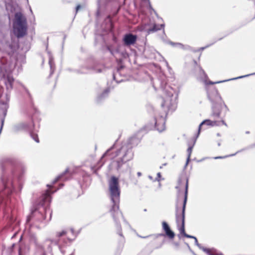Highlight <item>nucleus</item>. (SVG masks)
Segmentation results:
<instances>
[{
	"instance_id": "1",
	"label": "nucleus",
	"mask_w": 255,
	"mask_h": 255,
	"mask_svg": "<svg viewBox=\"0 0 255 255\" xmlns=\"http://www.w3.org/2000/svg\"><path fill=\"white\" fill-rule=\"evenodd\" d=\"M16 165L15 162L9 160L1 166L2 175L1 180L3 189L0 191V204H7V201L13 192H16V186H17L18 191L22 189L21 179L24 173L23 170Z\"/></svg>"
},
{
	"instance_id": "2",
	"label": "nucleus",
	"mask_w": 255,
	"mask_h": 255,
	"mask_svg": "<svg viewBox=\"0 0 255 255\" xmlns=\"http://www.w3.org/2000/svg\"><path fill=\"white\" fill-rule=\"evenodd\" d=\"M109 184L111 200L113 203L110 212L115 222L117 234L122 237L121 242L123 244L125 240L122 232V227L120 224V219L121 218H123L125 224L128 226H130L128 222L124 219L123 214L119 209L120 189L118 178L114 176H112L109 181Z\"/></svg>"
},
{
	"instance_id": "3",
	"label": "nucleus",
	"mask_w": 255,
	"mask_h": 255,
	"mask_svg": "<svg viewBox=\"0 0 255 255\" xmlns=\"http://www.w3.org/2000/svg\"><path fill=\"white\" fill-rule=\"evenodd\" d=\"M64 186L63 183L59 185V187L53 191L50 189L42 195L40 198L33 204L31 209V213L27 217L26 223L28 224L31 220L35 217V220L38 222H42L46 219V215L49 214V220L51 219L52 211L49 205L51 200V194L55 192L57 190Z\"/></svg>"
},
{
	"instance_id": "4",
	"label": "nucleus",
	"mask_w": 255,
	"mask_h": 255,
	"mask_svg": "<svg viewBox=\"0 0 255 255\" xmlns=\"http://www.w3.org/2000/svg\"><path fill=\"white\" fill-rule=\"evenodd\" d=\"M157 83L160 85L161 90L164 92L166 98L163 99L161 107H167L168 110H174L176 107L175 102L179 93L178 87H175L167 85L166 78L163 77L157 80Z\"/></svg>"
},
{
	"instance_id": "5",
	"label": "nucleus",
	"mask_w": 255,
	"mask_h": 255,
	"mask_svg": "<svg viewBox=\"0 0 255 255\" xmlns=\"http://www.w3.org/2000/svg\"><path fill=\"white\" fill-rule=\"evenodd\" d=\"M113 156L115 159L111 163L112 168L119 172H124L123 166L128 161L132 159L133 152L128 149L126 146H121L117 149Z\"/></svg>"
},
{
	"instance_id": "6",
	"label": "nucleus",
	"mask_w": 255,
	"mask_h": 255,
	"mask_svg": "<svg viewBox=\"0 0 255 255\" xmlns=\"http://www.w3.org/2000/svg\"><path fill=\"white\" fill-rule=\"evenodd\" d=\"M188 178L186 179L185 189L184 193V197L182 208V211L181 214L178 213V208L177 207L175 209V218L176 222L177 225H179L180 221H181V226L179 229L181 234L183 235L185 237L190 239H195L196 237L191 235H189L185 233V209L187 201L188 195Z\"/></svg>"
},
{
	"instance_id": "7",
	"label": "nucleus",
	"mask_w": 255,
	"mask_h": 255,
	"mask_svg": "<svg viewBox=\"0 0 255 255\" xmlns=\"http://www.w3.org/2000/svg\"><path fill=\"white\" fill-rule=\"evenodd\" d=\"M14 18L13 33L18 38L23 37L27 34L26 19L20 12H16Z\"/></svg>"
},
{
	"instance_id": "8",
	"label": "nucleus",
	"mask_w": 255,
	"mask_h": 255,
	"mask_svg": "<svg viewBox=\"0 0 255 255\" xmlns=\"http://www.w3.org/2000/svg\"><path fill=\"white\" fill-rule=\"evenodd\" d=\"M36 249L39 252H43L46 255V254H52V246H57L61 253L64 255L65 251L63 248L59 245L58 241L57 240H53L49 239H46L42 244H36Z\"/></svg>"
},
{
	"instance_id": "9",
	"label": "nucleus",
	"mask_w": 255,
	"mask_h": 255,
	"mask_svg": "<svg viewBox=\"0 0 255 255\" xmlns=\"http://www.w3.org/2000/svg\"><path fill=\"white\" fill-rule=\"evenodd\" d=\"M205 89L208 99L212 104L223 102L222 99L215 87L208 85L205 86Z\"/></svg>"
},
{
	"instance_id": "10",
	"label": "nucleus",
	"mask_w": 255,
	"mask_h": 255,
	"mask_svg": "<svg viewBox=\"0 0 255 255\" xmlns=\"http://www.w3.org/2000/svg\"><path fill=\"white\" fill-rule=\"evenodd\" d=\"M84 68L88 71H91L95 73H101L102 72V70L101 69H97L96 68V66L94 63L92 65H86L85 66H82L79 69H73L72 68H68L66 69V70L69 72H74L78 74H87L88 72L83 71V69Z\"/></svg>"
},
{
	"instance_id": "11",
	"label": "nucleus",
	"mask_w": 255,
	"mask_h": 255,
	"mask_svg": "<svg viewBox=\"0 0 255 255\" xmlns=\"http://www.w3.org/2000/svg\"><path fill=\"white\" fill-rule=\"evenodd\" d=\"M141 137H137L136 135H133L129 137L127 141H124L121 143V146H126L128 149L132 151V148L137 146L140 142Z\"/></svg>"
},
{
	"instance_id": "12",
	"label": "nucleus",
	"mask_w": 255,
	"mask_h": 255,
	"mask_svg": "<svg viewBox=\"0 0 255 255\" xmlns=\"http://www.w3.org/2000/svg\"><path fill=\"white\" fill-rule=\"evenodd\" d=\"M198 67L199 72L197 75V79L198 81L203 82L205 84V86L208 85H214L215 84L219 83L217 82H220V81L217 82H212L210 80L208 81V77L206 73H205V71L202 69V68L200 66H199Z\"/></svg>"
},
{
	"instance_id": "13",
	"label": "nucleus",
	"mask_w": 255,
	"mask_h": 255,
	"mask_svg": "<svg viewBox=\"0 0 255 255\" xmlns=\"http://www.w3.org/2000/svg\"><path fill=\"white\" fill-rule=\"evenodd\" d=\"M123 40L126 46L132 45L136 41L137 36L130 33H127L124 35Z\"/></svg>"
},
{
	"instance_id": "14",
	"label": "nucleus",
	"mask_w": 255,
	"mask_h": 255,
	"mask_svg": "<svg viewBox=\"0 0 255 255\" xmlns=\"http://www.w3.org/2000/svg\"><path fill=\"white\" fill-rule=\"evenodd\" d=\"M212 112L211 116L215 119L220 118L222 108V103L212 104Z\"/></svg>"
},
{
	"instance_id": "15",
	"label": "nucleus",
	"mask_w": 255,
	"mask_h": 255,
	"mask_svg": "<svg viewBox=\"0 0 255 255\" xmlns=\"http://www.w3.org/2000/svg\"><path fill=\"white\" fill-rule=\"evenodd\" d=\"M72 176V174L70 173L69 168H66V170L61 174L59 175L53 181V184H55L58 181H67L69 180Z\"/></svg>"
},
{
	"instance_id": "16",
	"label": "nucleus",
	"mask_w": 255,
	"mask_h": 255,
	"mask_svg": "<svg viewBox=\"0 0 255 255\" xmlns=\"http://www.w3.org/2000/svg\"><path fill=\"white\" fill-rule=\"evenodd\" d=\"M162 229L165 232V236H167L169 239H172L175 237V233L170 229L169 225L165 221L162 223Z\"/></svg>"
},
{
	"instance_id": "17",
	"label": "nucleus",
	"mask_w": 255,
	"mask_h": 255,
	"mask_svg": "<svg viewBox=\"0 0 255 255\" xmlns=\"http://www.w3.org/2000/svg\"><path fill=\"white\" fill-rule=\"evenodd\" d=\"M155 127L159 132L163 131L165 128V119L160 117L158 120H155Z\"/></svg>"
},
{
	"instance_id": "18",
	"label": "nucleus",
	"mask_w": 255,
	"mask_h": 255,
	"mask_svg": "<svg viewBox=\"0 0 255 255\" xmlns=\"http://www.w3.org/2000/svg\"><path fill=\"white\" fill-rule=\"evenodd\" d=\"M204 125L214 127V126H220V124H219V122H217L216 121H213L210 120H205L203 121V122H202V123L199 126L198 131V134H197L196 138L198 137V136L199 135V134L200 133L201 127Z\"/></svg>"
},
{
	"instance_id": "19",
	"label": "nucleus",
	"mask_w": 255,
	"mask_h": 255,
	"mask_svg": "<svg viewBox=\"0 0 255 255\" xmlns=\"http://www.w3.org/2000/svg\"><path fill=\"white\" fill-rule=\"evenodd\" d=\"M28 125L25 123H19L14 125L12 128L13 132H17L28 128Z\"/></svg>"
},
{
	"instance_id": "20",
	"label": "nucleus",
	"mask_w": 255,
	"mask_h": 255,
	"mask_svg": "<svg viewBox=\"0 0 255 255\" xmlns=\"http://www.w3.org/2000/svg\"><path fill=\"white\" fill-rule=\"evenodd\" d=\"M164 42L167 44L171 45L173 47H178L179 48L182 49H187V50H191V47L190 46L187 45H184L180 43L174 42H172L170 40H167V41L164 40Z\"/></svg>"
},
{
	"instance_id": "21",
	"label": "nucleus",
	"mask_w": 255,
	"mask_h": 255,
	"mask_svg": "<svg viewBox=\"0 0 255 255\" xmlns=\"http://www.w3.org/2000/svg\"><path fill=\"white\" fill-rule=\"evenodd\" d=\"M106 47L107 50L109 51L111 54L114 56H115L116 54L120 53V46L119 45L115 47L114 45L110 44L107 45Z\"/></svg>"
},
{
	"instance_id": "22",
	"label": "nucleus",
	"mask_w": 255,
	"mask_h": 255,
	"mask_svg": "<svg viewBox=\"0 0 255 255\" xmlns=\"http://www.w3.org/2000/svg\"><path fill=\"white\" fill-rule=\"evenodd\" d=\"M109 0H97L98 8L96 12L97 16H99L101 14V11L103 7H105L109 2Z\"/></svg>"
},
{
	"instance_id": "23",
	"label": "nucleus",
	"mask_w": 255,
	"mask_h": 255,
	"mask_svg": "<svg viewBox=\"0 0 255 255\" xmlns=\"http://www.w3.org/2000/svg\"><path fill=\"white\" fill-rule=\"evenodd\" d=\"M49 57L48 63L50 68V72L49 76H51L54 72L55 71V63L54 61V58L52 56V54L50 52H47Z\"/></svg>"
},
{
	"instance_id": "24",
	"label": "nucleus",
	"mask_w": 255,
	"mask_h": 255,
	"mask_svg": "<svg viewBox=\"0 0 255 255\" xmlns=\"http://www.w3.org/2000/svg\"><path fill=\"white\" fill-rule=\"evenodd\" d=\"M197 247L200 250H202L203 252H204L205 253L207 254L208 255H223V254H222V253H220L219 254H216L214 253L216 251V250H215L214 249H208V248H205V247H203L200 244L197 245Z\"/></svg>"
},
{
	"instance_id": "25",
	"label": "nucleus",
	"mask_w": 255,
	"mask_h": 255,
	"mask_svg": "<svg viewBox=\"0 0 255 255\" xmlns=\"http://www.w3.org/2000/svg\"><path fill=\"white\" fill-rule=\"evenodd\" d=\"M110 93V89L109 88L105 89L102 93L100 94L97 98V102L100 103L103 100L108 97V95Z\"/></svg>"
},
{
	"instance_id": "26",
	"label": "nucleus",
	"mask_w": 255,
	"mask_h": 255,
	"mask_svg": "<svg viewBox=\"0 0 255 255\" xmlns=\"http://www.w3.org/2000/svg\"><path fill=\"white\" fill-rule=\"evenodd\" d=\"M195 141H194V143H195ZM193 146L194 145H192V146H189V147L188 148L187 150V153H188V156H187V160H186V162L185 163V165H184V168H186L190 160V156H191V153H192V148L193 147Z\"/></svg>"
},
{
	"instance_id": "27",
	"label": "nucleus",
	"mask_w": 255,
	"mask_h": 255,
	"mask_svg": "<svg viewBox=\"0 0 255 255\" xmlns=\"http://www.w3.org/2000/svg\"><path fill=\"white\" fill-rule=\"evenodd\" d=\"M255 75V72L254 73H252V74H248V75H244V76H239L238 77L231 78L230 79L222 80V81L218 82V83H224V82H226L229 81L235 80H237V79H242V78H243L245 77H247L251 75Z\"/></svg>"
},
{
	"instance_id": "28",
	"label": "nucleus",
	"mask_w": 255,
	"mask_h": 255,
	"mask_svg": "<svg viewBox=\"0 0 255 255\" xmlns=\"http://www.w3.org/2000/svg\"><path fill=\"white\" fill-rule=\"evenodd\" d=\"M164 27V24H161L159 25H157L156 24H154L153 27L149 30V31L151 32H155L158 30H160L161 28H163Z\"/></svg>"
},
{
	"instance_id": "29",
	"label": "nucleus",
	"mask_w": 255,
	"mask_h": 255,
	"mask_svg": "<svg viewBox=\"0 0 255 255\" xmlns=\"http://www.w3.org/2000/svg\"><path fill=\"white\" fill-rule=\"evenodd\" d=\"M118 141V140H117L116 141H115V143L110 147L107 150V151L104 153V154L102 155V156L101 157V159H100V160L102 161L103 160V159L106 156H107L109 154V153L111 151H112L113 149H114L115 148V144H116V142Z\"/></svg>"
},
{
	"instance_id": "30",
	"label": "nucleus",
	"mask_w": 255,
	"mask_h": 255,
	"mask_svg": "<svg viewBox=\"0 0 255 255\" xmlns=\"http://www.w3.org/2000/svg\"><path fill=\"white\" fill-rule=\"evenodd\" d=\"M245 149V148L242 149H241L240 150L238 151L235 153L232 154L228 155H226V156H216V157H214V158L215 159H224V158H225L228 157L233 156L235 155L238 153H239V152L244 150Z\"/></svg>"
},
{
	"instance_id": "31",
	"label": "nucleus",
	"mask_w": 255,
	"mask_h": 255,
	"mask_svg": "<svg viewBox=\"0 0 255 255\" xmlns=\"http://www.w3.org/2000/svg\"><path fill=\"white\" fill-rule=\"evenodd\" d=\"M71 234L74 236V238L73 239H70L69 238H67V241H69L70 243H71L73 241H74L79 234V233H75L73 229H71Z\"/></svg>"
},
{
	"instance_id": "32",
	"label": "nucleus",
	"mask_w": 255,
	"mask_h": 255,
	"mask_svg": "<svg viewBox=\"0 0 255 255\" xmlns=\"http://www.w3.org/2000/svg\"><path fill=\"white\" fill-rule=\"evenodd\" d=\"M222 38H223L222 37L218 39L217 40H215L213 43H211L210 44L207 45V46H206L205 47H202L200 48L199 49H198L197 50H195V51H194V52H197V51H201V50H203L205 49H206V48L209 47L211 45H213L214 43H216L217 41L221 40V39H222Z\"/></svg>"
},
{
	"instance_id": "33",
	"label": "nucleus",
	"mask_w": 255,
	"mask_h": 255,
	"mask_svg": "<svg viewBox=\"0 0 255 255\" xmlns=\"http://www.w3.org/2000/svg\"><path fill=\"white\" fill-rule=\"evenodd\" d=\"M30 136L31 137V138L35 141H36L37 143H39V138H38V135L37 134L34 133L33 132H30Z\"/></svg>"
},
{
	"instance_id": "34",
	"label": "nucleus",
	"mask_w": 255,
	"mask_h": 255,
	"mask_svg": "<svg viewBox=\"0 0 255 255\" xmlns=\"http://www.w3.org/2000/svg\"><path fill=\"white\" fill-rule=\"evenodd\" d=\"M66 233V232L65 231H62V232H58L56 234V237H60L63 236V235H65Z\"/></svg>"
},
{
	"instance_id": "35",
	"label": "nucleus",
	"mask_w": 255,
	"mask_h": 255,
	"mask_svg": "<svg viewBox=\"0 0 255 255\" xmlns=\"http://www.w3.org/2000/svg\"><path fill=\"white\" fill-rule=\"evenodd\" d=\"M161 177V173L160 172H158L157 173V177L155 178V179L153 180V181H160Z\"/></svg>"
},
{
	"instance_id": "36",
	"label": "nucleus",
	"mask_w": 255,
	"mask_h": 255,
	"mask_svg": "<svg viewBox=\"0 0 255 255\" xmlns=\"http://www.w3.org/2000/svg\"><path fill=\"white\" fill-rule=\"evenodd\" d=\"M34 255H46L45 253L43 252H39L37 249H36V252Z\"/></svg>"
},
{
	"instance_id": "37",
	"label": "nucleus",
	"mask_w": 255,
	"mask_h": 255,
	"mask_svg": "<svg viewBox=\"0 0 255 255\" xmlns=\"http://www.w3.org/2000/svg\"><path fill=\"white\" fill-rule=\"evenodd\" d=\"M185 244L187 246V247H188L189 250L190 251V252L194 255V254H195V253L192 251V250H191V249L190 248V247L189 246V244L188 243H185Z\"/></svg>"
},
{
	"instance_id": "38",
	"label": "nucleus",
	"mask_w": 255,
	"mask_h": 255,
	"mask_svg": "<svg viewBox=\"0 0 255 255\" xmlns=\"http://www.w3.org/2000/svg\"><path fill=\"white\" fill-rule=\"evenodd\" d=\"M147 2H148V5H149V8L150 9H152V10H153L154 11L155 13H156L155 11L154 10V9L152 8L151 5V3H150V0H147Z\"/></svg>"
},
{
	"instance_id": "39",
	"label": "nucleus",
	"mask_w": 255,
	"mask_h": 255,
	"mask_svg": "<svg viewBox=\"0 0 255 255\" xmlns=\"http://www.w3.org/2000/svg\"><path fill=\"white\" fill-rule=\"evenodd\" d=\"M81 8V6L80 4H78L76 7V13L78 11V10Z\"/></svg>"
},
{
	"instance_id": "40",
	"label": "nucleus",
	"mask_w": 255,
	"mask_h": 255,
	"mask_svg": "<svg viewBox=\"0 0 255 255\" xmlns=\"http://www.w3.org/2000/svg\"><path fill=\"white\" fill-rule=\"evenodd\" d=\"M165 236V234H164L163 233H160V234H158L156 235V238H158L159 237H162V236Z\"/></svg>"
},
{
	"instance_id": "41",
	"label": "nucleus",
	"mask_w": 255,
	"mask_h": 255,
	"mask_svg": "<svg viewBox=\"0 0 255 255\" xmlns=\"http://www.w3.org/2000/svg\"><path fill=\"white\" fill-rule=\"evenodd\" d=\"M255 147V142L253 144H251L248 148H253Z\"/></svg>"
},
{
	"instance_id": "42",
	"label": "nucleus",
	"mask_w": 255,
	"mask_h": 255,
	"mask_svg": "<svg viewBox=\"0 0 255 255\" xmlns=\"http://www.w3.org/2000/svg\"><path fill=\"white\" fill-rule=\"evenodd\" d=\"M172 244L176 247H178L179 246V244L178 242H173Z\"/></svg>"
},
{
	"instance_id": "43",
	"label": "nucleus",
	"mask_w": 255,
	"mask_h": 255,
	"mask_svg": "<svg viewBox=\"0 0 255 255\" xmlns=\"http://www.w3.org/2000/svg\"><path fill=\"white\" fill-rule=\"evenodd\" d=\"M194 240H195V245H196L197 246V245L199 244L197 239L196 238H195L194 239Z\"/></svg>"
},
{
	"instance_id": "44",
	"label": "nucleus",
	"mask_w": 255,
	"mask_h": 255,
	"mask_svg": "<svg viewBox=\"0 0 255 255\" xmlns=\"http://www.w3.org/2000/svg\"><path fill=\"white\" fill-rule=\"evenodd\" d=\"M221 122H222V123L224 125H225V126H227V124L225 123V122L224 120H222V121H221Z\"/></svg>"
},
{
	"instance_id": "45",
	"label": "nucleus",
	"mask_w": 255,
	"mask_h": 255,
	"mask_svg": "<svg viewBox=\"0 0 255 255\" xmlns=\"http://www.w3.org/2000/svg\"><path fill=\"white\" fill-rule=\"evenodd\" d=\"M221 140H219L218 141V146H220L221 145Z\"/></svg>"
},
{
	"instance_id": "46",
	"label": "nucleus",
	"mask_w": 255,
	"mask_h": 255,
	"mask_svg": "<svg viewBox=\"0 0 255 255\" xmlns=\"http://www.w3.org/2000/svg\"><path fill=\"white\" fill-rule=\"evenodd\" d=\"M137 176H138V177H139V176H140L141 175V172H138L137 173Z\"/></svg>"
},
{
	"instance_id": "47",
	"label": "nucleus",
	"mask_w": 255,
	"mask_h": 255,
	"mask_svg": "<svg viewBox=\"0 0 255 255\" xmlns=\"http://www.w3.org/2000/svg\"><path fill=\"white\" fill-rule=\"evenodd\" d=\"M148 177L150 179V180H153V177L152 176H151V175H148Z\"/></svg>"
},
{
	"instance_id": "48",
	"label": "nucleus",
	"mask_w": 255,
	"mask_h": 255,
	"mask_svg": "<svg viewBox=\"0 0 255 255\" xmlns=\"http://www.w3.org/2000/svg\"><path fill=\"white\" fill-rule=\"evenodd\" d=\"M181 179L179 178V180H178V183H179V185H181Z\"/></svg>"
},
{
	"instance_id": "49",
	"label": "nucleus",
	"mask_w": 255,
	"mask_h": 255,
	"mask_svg": "<svg viewBox=\"0 0 255 255\" xmlns=\"http://www.w3.org/2000/svg\"><path fill=\"white\" fill-rule=\"evenodd\" d=\"M153 88H154L155 90H156V86L155 85V84H153Z\"/></svg>"
},
{
	"instance_id": "50",
	"label": "nucleus",
	"mask_w": 255,
	"mask_h": 255,
	"mask_svg": "<svg viewBox=\"0 0 255 255\" xmlns=\"http://www.w3.org/2000/svg\"><path fill=\"white\" fill-rule=\"evenodd\" d=\"M217 136H221V134L220 133H217Z\"/></svg>"
},
{
	"instance_id": "51",
	"label": "nucleus",
	"mask_w": 255,
	"mask_h": 255,
	"mask_svg": "<svg viewBox=\"0 0 255 255\" xmlns=\"http://www.w3.org/2000/svg\"><path fill=\"white\" fill-rule=\"evenodd\" d=\"M113 79H114V80H115V74H113Z\"/></svg>"
},
{
	"instance_id": "52",
	"label": "nucleus",
	"mask_w": 255,
	"mask_h": 255,
	"mask_svg": "<svg viewBox=\"0 0 255 255\" xmlns=\"http://www.w3.org/2000/svg\"><path fill=\"white\" fill-rule=\"evenodd\" d=\"M15 246V244H13L12 246H11V248H13Z\"/></svg>"
},
{
	"instance_id": "53",
	"label": "nucleus",
	"mask_w": 255,
	"mask_h": 255,
	"mask_svg": "<svg viewBox=\"0 0 255 255\" xmlns=\"http://www.w3.org/2000/svg\"><path fill=\"white\" fill-rule=\"evenodd\" d=\"M249 133H250V131H247L246 132V134H249Z\"/></svg>"
},
{
	"instance_id": "54",
	"label": "nucleus",
	"mask_w": 255,
	"mask_h": 255,
	"mask_svg": "<svg viewBox=\"0 0 255 255\" xmlns=\"http://www.w3.org/2000/svg\"><path fill=\"white\" fill-rule=\"evenodd\" d=\"M141 238H147L148 236H146V237H140Z\"/></svg>"
},
{
	"instance_id": "55",
	"label": "nucleus",
	"mask_w": 255,
	"mask_h": 255,
	"mask_svg": "<svg viewBox=\"0 0 255 255\" xmlns=\"http://www.w3.org/2000/svg\"><path fill=\"white\" fill-rule=\"evenodd\" d=\"M194 63H195L196 65H197V62H196L195 60H194Z\"/></svg>"
},
{
	"instance_id": "56",
	"label": "nucleus",
	"mask_w": 255,
	"mask_h": 255,
	"mask_svg": "<svg viewBox=\"0 0 255 255\" xmlns=\"http://www.w3.org/2000/svg\"><path fill=\"white\" fill-rule=\"evenodd\" d=\"M113 39H114V41H116V38L115 37H114V38H113Z\"/></svg>"
},
{
	"instance_id": "57",
	"label": "nucleus",
	"mask_w": 255,
	"mask_h": 255,
	"mask_svg": "<svg viewBox=\"0 0 255 255\" xmlns=\"http://www.w3.org/2000/svg\"><path fill=\"white\" fill-rule=\"evenodd\" d=\"M18 251H19V255H20V252H19V250H20V248H18Z\"/></svg>"
},
{
	"instance_id": "58",
	"label": "nucleus",
	"mask_w": 255,
	"mask_h": 255,
	"mask_svg": "<svg viewBox=\"0 0 255 255\" xmlns=\"http://www.w3.org/2000/svg\"><path fill=\"white\" fill-rule=\"evenodd\" d=\"M27 93L28 94V95L30 96V94H29V92L28 91H27Z\"/></svg>"
},
{
	"instance_id": "59",
	"label": "nucleus",
	"mask_w": 255,
	"mask_h": 255,
	"mask_svg": "<svg viewBox=\"0 0 255 255\" xmlns=\"http://www.w3.org/2000/svg\"><path fill=\"white\" fill-rule=\"evenodd\" d=\"M166 165V163H164V164H162V166H165V165Z\"/></svg>"
},
{
	"instance_id": "60",
	"label": "nucleus",
	"mask_w": 255,
	"mask_h": 255,
	"mask_svg": "<svg viewBox=\"0 0 255 255\" xmlns=\"http://www.w3.org/2000/svg\"><path fill=\"white\" fill-rule=\"evenodd\" d=\"M47 186L49 188H50V186L49 185H48H48H47Z\"/></svg>"
},
{
	"instance_id": "61",
	"label": "nucleus",
	"mask_w": 255,
	"mask_h": 255,
	"mask_svg": "<svg viewBox=\"0 0 255 255\" xmlns=\"http://www.w3.org/2000/svg\"><path fill=\"white\" fill-rule=\"evenodd\" d=\"M162 168V165L160 166V169Z\"/></svg>"
},
{
	"instance_id": "62",
	"label": "nucleus",
	"mask_w": 255,
	"mask_h": 255,
	"mask_svg": "<svg viewBox=\"0 0 255 255\" xmlns=\"http://www.w3.org/2000/svg\"><path fill=\"white\" fill-rule=\"evenodd\" d=\"M144 211L146 212V209H144Z\"/></svg>"
},
{
	"instance_id": "63",
	"label": "nucleus",
	"mask_w": 255,
	"mask_h": 255,
	"mask_svg": "<svg viewBox=\"0 0 255 255\" xmlns=\"http://www.w3.org/2000/svg\"><path fill=\"white\" fill-rule=\"evenodd\" d=\"M224 105L226 107V105H225L224 103Z\"/></svg>"
},
{
	"instance_id": "64",
	"label": "nucleus",
	"mask_w": 255,
	"mask_h": 255,
	"mask_svg": "<svg viewBox=\"0 0 255 255\" xmlns=\"http://www.w3.org/2000/svg\"><path fill=\"white\" fill-rule=\"evenodd\" d=\"M194 255H196V254H194Z\"/></svg>"
}]
</instances>
